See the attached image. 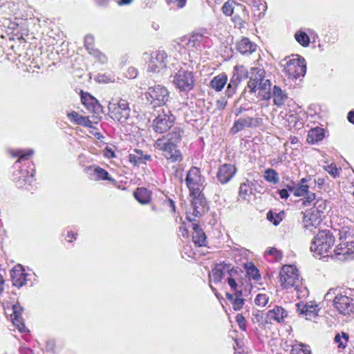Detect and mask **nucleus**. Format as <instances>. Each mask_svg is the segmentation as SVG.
I'll list each match as a JSON object with an SVG mask.
<instances>
[{
    "mask_svg": "<svg viewBox=\"0 0 354 354\" xmlns=\"http://www.w3.org/2000/svg\"><path fill=\"white\" fill-rule=\"evenodd\" d=\"M183 131L180 128L175 127L166 136L158 139L154 147L162 151L164 157L171 162H180L183 159L180 150L177 148Z\"/></svg>",
    "mask_w": 354,
    "mask_h": 354,
    "instance_id": "obj_1",
    "label": "nucleus"
},
{
    "mask_svg": "<svg viewBox=\"0 0 354 354\" xmlns=\"http://www.w3.org/2000/svg\"><path fill=\"white\" fill-rule=\"evenodd\" d=\"M279 283L283 289L293 288L297 292V297L302 299L308 294V290L302 287L297 269L292 265H285L279 272Z\"/></svg>",
    "mask_w": 354,
    "mask_h": 354,
    "instance_id": "obj_2",
    "label": "nucleus"
},
{
    "mask_svg": "<svg viewBox=\"0 0 354 354\" xmlns=\"http://www.w3.org/2000/svg\"><path fill=\"white\" fill-rule=\"evenodd\" d=\"M250 80L248 82V88L251 93H254L257 89L259 90L258 95L261 100H267L271 97L270 82L265 79L266 72L264 69L253 67L251 68Z\"/></svg>",
    "mask_w": 354,
    "mask_h": 354,
    "instance_id": "obj_3",
    "label": "nucleus"
},
{
    "mask_svg": "<svg viewBox=\"0 0 354 354\" xmlns=\"http://www.w3.org/2000/svg\"><path fill=\"white\" fill-rule=\"evenodd\" d=\"M335 239L332 232L328 230L319 232L310 245V251L317 255H322L330 252L334 245Z\"/></svg>",
    "mask_w": 354,
    "mask_h": 354,
    "instance_id": "obj_4",
    "label": "nucleus"
},
{
    "mask_svg": "<svg viewBox=\"0 0 354 354\" xmlns=\"http://www.w3.org/2000/svg\"><path fill=\"white\" fill-rule=\"evenodd\" d=\"M172 77V83L175 87L181 92H189L192 91L195 85V78L192 72L184 69H180Z\"/></svg>",
    "mask_w": 354,
    "mask_h": 354,
    "instance_id": "obj_5",
    "label": "nucleus"
},
{
    "mask_svg": "<svg viewBox=\"0 0 354 354\" xmlns=\"http://www.w3.org/2000/svg\"><path fill=\"white\" fill-rule=\"evenodd\" d=\"M110 117L121 124L127 123L130 116V109L127 100L120 99L117 102H110L109 105Z\"/></svg>",
    "mask_w": 354,
    "mask_h": 354,
    "instance_id": "obj_6",
    "label": "nucleus"
},
{
    "mask_svg": "<svg viewBox=\"0 0 354 354\" xmlns=\"http://www.w3.org/2000/svg\"><path fill=\"white\" fill-rule=\"evenodd\" d=\"M146 97L153 106H160L165 105L168 101L169 93L166 87L156 85L148 88Z\"/></svg>",
    "mask_w": 354,
    "mask_h": 354,
    "instance_id": "obj_7",
    "label": "nucleus"
},
{
    "mask_svg": "<svg viewBox=\"0 0 354 354\" xmlns=\"http://www.w3.org/2000/svg\"><path fill=\"white\" fill-rule=\"evenodd\" d=\"M296 58L288 60L284 66V71L292 78L297 79L304 77L306 72V64L304 58L296 55Z\"/></svg>",
    "mask_w": 354,
    "mask_h": 354,
    "instance_id": "obj_8",
    "label": "nucleus"
},
{
    "mask_svg": "<svg viewBox=\"0 0 354 354\" xmlns=\"http://www.w3.org/2000/svg\"><path fill=\"white\" fill-rule=\"evenodd\" d=\"M333 306L339 314L348 317H354V299L337 293L333 299Z\"/></svg>",
    "mask_w": 354,
    "mask_h": 354,
    "instance_id": "obj_9",
    "label": "nucleus"
},
{
    "mask_svg": "<svg viewBox=\"0 0 354 354\" xmlns=\"http://www.w3.org/2000/svg\"><path fill=\"white\" fill-rule=\"evenodd\" d=\"M192 198L191 206L192 212L187 214V219L189 222H196V218L200 217L206 211V200L204 195L199 192L198 194H190Z\"/></svg>",
    "mask_w": 354,
    "mask_h": 354,
    "instance_id": "obj_10",
    "label": "nucleus"
},
{
    "mask_svg": "<svg viewBox=\"0 0 354 354\" xmlns=\"http://www.w3.org/2000/svg\"><path fill=\"white\" fill-rule=\"evenodd\" d=\"M354 253V244L351 241H347L346 238L342 241L335 248L334 250L330 252V254L333 258H335L340 261H344L351 258Z\"/></svg>",
    "mask_w": 354,
    "mask_h": 354,
    "instance_id": "obj_11",
    "label": "nucleus"
},
{
    "mask_svg": "<svg viewBox=\"0 0 354 354\" xmlns=\"http://www.w3.org/2000/svg\"><path fill=\"white\" fill-rule=\"evenodd\" d=\"M185 181L190 194H198L201 192V187L203 180L198 168L192 167L187 174Z\"/></svg>",
    "mask_w": 354,
    "mask_h": 354,
    "instance_id": "obj_12",
    "label": "nucleus"
},
{
    "mask_svg": "<svg viewBox=\"0 0 354 354\" xmlns=\"http://www.w3.org/2000/svg\"><path fill=\"white\" fill-rule=\"evenodd\" d=\"M262 124L263 119L259 117L241 118L234 122L231 132L236 133L245 128H257Z\"/></svg>",
    "mask_w": 354,
    "mask_h": 354,
    "instance_id": "obj_13",
    "label": "nucleus"
},
{
    "mask_svg": "<svg viewBox=\"0 0 354 354\" xmlns=\"http://www.w3.org/2000/svg\"><path fill=\"white\" fill-rule=\"evenodd\" d=\"M167 57L166 53L162 50L153 52L148 62V71L153 73L160 72L166 67Z\"/></svg>",
    "mask_w": 354,
    "mask_h": 354,
    "instance_id": "obj_14",
    "label": "nucleus"
},
{
    "mask_svg": "<svg viewBox=\"0 0 354 354\" xmlns=\"http://www.w3.org/2000/svg\"><path fill=\"white\" fill-rule=\"evenodd\" d=\"M174 121V116L173 115L165 113L160 114L153 120V129L157 133H162L171 128Z\"/></svg>",
    "mask_w": 354,
    "mask_h": 354,
    "instance_id": "obj_15",
    "label": "nucleus"
},
{
    "mask_svg": "<svg viewBox=\"0 0 354 354\" xmlns=\"http://www.w3.org/2000/svg\"><path fill=\"white\" fill-rule=\"evenodd\" d=\"M297 310L300 315L305 317L306 319L311 320L318 315L320 308L314 301L306 302H299L297 304Z\"/></svg>",
    "mask_w": 354,
    "mask_h": 354,
    "instance_id": "obj_16",
    "label": "nucleus"
},
{
    "mask_svg": "<svg viewBox=\"0 0 354 354\" xmlns=\"http://www.w3.org/2000/svg\"><path fill=\"white\" fill-rule=\"evenodd\" d=\"M288 317V312L283 307L274 306L271 310H269L266 316V322L272 324L277 322L281 324L284 322L285 318Z\"/></svg>",
    "mask_w": 354,
    "mask_h": 354,
    "instance_id": "obj_17",
    "label": "nucleus"
},
{
    "mask_svg": "<svg viewBox=\"0 0 354 354\" xmlns=\"http://www.w3.org/2000/svg\"><path fill=\"white\" fill-rule=\"evenodd\" d=\"M227 282L230 286L231 290L234 294L237 295H243V283L240 277L239 272L237 270L232 268L229 271V274L227 277Z\"/></svg>",
    "mask_w": 354,
    "mask_h": 354,
    "instance_id": "obj_18",
    "label": "nucleus"
},
{
    "mask_svg": "<svg viewBox=\"0 0 354 354\" xmlns=\"http://www.w3.org/2000/svg\"><path fill=\"white\" fill-rule=\"evenodd\" d=\"M12 285L17 288L22 287L26 284L28 274L20 264L15 266L10 272Z\"/></svg>",
    "mask_w": 354,
    "mask_h": 354,
    "instance_id": "obj_19",
    "label": "nucleus"
},
{
    "mask_svg": "<svg viewBox=\"0 0 354 354\" xmlns=\"http://www.w3.org/2000/svg\"><path fill=\"white\" fill-rule=\"evenodd\" d=\"M236 169L234 165L223 164L219 167L217 171V179L221 184L228 183L236 174Z\"/></svg>",
    "mask_w": 354,
    "mask_h": 354,
    "instance_id": "obj_20",
    "label": "nucleus"
},
{
    "mask_svg": "<svg viewBox=\"0 0 354 354\" xmlns=\"http://www.w3.org/2000/svg\"><path fill=\"white\" fill-rule=\"evenodd\" d=\"M231 270L232 268H230V266L225 263L216 265L209 274L210 281H213L214 283L220 282L223 276L225 274L228 276L229 271Z\"/></svg>",
    "mask_w": 354,
    "mask_h": 354,
    "instance_id": "obj_21",
    "label": "nucleus"
},
{
    "mask_svg": "<svg viewBox=\"0 0 354 354\" xmlns=\"http://www.w3.org/2000/svg\"><path fill=\"white\" fill-rule=\"evenodd\" d=\"M84 46L88 52L93 55L97 59L101 62L104 63L106 61V57L97 49L94 48V37L92 35H86L84 38Z\"/></svg>",
    "mask_w": 354,
    "mask_h": 354,
    "instance_id": "obj_22",
    "label": "nucleus"
},
{
    "mask_svg": "<svg viewBox=\"0 0 354 354\" xmlns=\"http://www.w3.org/2000/svg\"><path fill=\"white\" fill-rule=\"evenodd\" d=\"M129 162L134 166H139L142 164H146L147 162L151 160V156L149 154L144 153L140 149H134L132 153L129 154Z\"/></svg>",
    "mask_w": 354,
    "mask_h": 354,
    "instance_id": "obj_23",
    "label": "nucleus"
},
{
    "mask_svg": "<svg viewBox=\"0 0 354 354\" xmlns=\"http://www.w3.org/2000/svg\"><path fill=\"white\" fill-rule=\"evenodd\" d=\"M13 313L11 315L12 323L17 326L20 332L26 331V327L24 323L23 318L21 317V313L23 308L19 304H15L12 306Z\"/></svg>",
    "mask_w": 354,
    "mask_h": 354,
    "instance_id": "obj_24",
    "label": "nucleus"
},
{
    "mask_svg": "<svg viewBox=\"0 0 354 354\" xmlns=\"http://www.w3.org/2000/svg\"><path fill=\"white\" fill-rule=\"evenodd\" d=\"M89 174V178L93 180H110L109 173L100 167L90 166L85 169Z\"/></svg>",
    "mask_w": 354,
    "mask_h": 354,
    "instance_id": "obj_25",
    "label": "nucleus"
},
{
    "mask_svg": "<svg viewBox=\"0 0 354 354\" xmlns=\"http://www.w3.org/2000/svg\"><path fill=\"white\" fill-rule=\"evenodd\" d=\"M193 229L192 240L197 246H205L207 243L206 235L203 230L196 222H192Z\"/></svg>",
    "mask_w": 354,
    "mask_h": 354,
    "instance_id": "obj_26",
    "label": "nucleus"
},
{
    "mask_svg": "<svg viewBox=\"0 0 354 354\" xmlns=\"http://www.w3.org/2000/svg\"><path fill=\"white\" fill-rule=\"evenodd\" d=\"M257 45L244 37L236 44L237 50L243 55H250L256 50Z\"/></svg>",
    "mask_w": 354,
    "mask_h": 354,
    "instance_id": "obj_27",
    "label": "nucleus"
},
{
    "mask_svg": "<svg viewBox=\"0 0 354 354\" xmlns=\"http://www.w3.org/2000/svg\"><path fill=\"white\" fill-rule=\"evenodd\" d=\"M273 102L277 106L283 105L288 99V95L279 86H274L272 91Z\"/></svg>",
    "mask_w": 354,
    "mask_h": 354,
    "instance_id": "obj_28",
    "label": "nucleus"
},
{
    "mask_svg": "<svg viewBox=\"0 0 354 354\" xmlns=\"http://www.w3.org/2000/svg\"><path fill=\"white\" fill-rule=\"evenodd\" d=\"M324 129L319 127L311 129L308 133L306 140L308 143L315 144L323 140Z\"/></svg>",
    "mask_w": 354,
    "mask_h": 354,
    "instance_id": "obj_29",
    "label": "nucleus"
},
{
    "mask_svg": "<svg viewBox=\"0 0 354 354\" xmlns=\"http://www.w3.org/2000/svg\"><path fill=\"white\" fill-rule=\"evenodd\" d=\"M246 3L252 6L254 15L259 17L264 15L267 10V5L263 0H248Z\"/></svg>",
    "mask_w": 354,
    "mask_h": 354,
    "instance_id": "obj_30",
    "label": "nucleus"
},
{
    "mask_svg": "<svg viewBox=\"0 0 354 354\" xmlns=\"http://www.w3.org/2000/svg\"><path fill=\"white\" fill-rule=\"evenodd\" d=\"M322 215H318L317 214H315L313 212H309L305 214L304 216V226L306 228H310V227H315L316 225H319L322 221Z\"/></svg>",
    "mask_w": 354,
    "mask_h": 354,
    "instance_id": "obj_31",
    "label": "nucleus"
},
{
    "mask_svg": "<svg viewBox=\"0 0 354 354\" xmlns=\"http://www.w3.org/2000/svg\"><path fill=\"white\" fill-rule=\"evenodd\" d=\"M136 199L141 204H147L151 200V192L145 187L136 189L133 193Z\"/></svg>",
    "mask_w": 354,
    "mask_h": 354,
    "instance_id": "obj_32",
    "label": "nucleus"
},
{
    "mask_svg": "<svg viewBox=\"0 0 354 354\" xmlns=\"http://www.w3.org/2000/svg\"><path fill=\"white\" fill-rule=\"evenodd\" d=\"M248 77V71L243 65H236L234 67L232 79L241 82Z\"/></svg>",
    "mask_w": 354,
    "mask_h": 354,
    "instance_id": "obj_33",
    "label": "nucleus"
},
{
    "mask_svg": "<svg viewBox=\"0 0 354 354\" xmlns=\"http://www.w3.org/2000/svg\"><path fill=\"white\" fill-rule=\"evenodd\" d=\"M241 297L242 295L226 293V298L231 302L234 310H240L243 308L245 300Z\"/></svg>",
    "mask_w": 354,
    "mask_h": 354,
    "instance_id": "obj_34",
    "label": "nucleus"
},
{
    "mask_svg": "<svg viewBox=\"0 0 354 354\" xmlns=\"http://www.w3.org/2000/svg\"><path fill=\"white\" fill-rule=\"evenodd\" d=\"M227 78L225 75H218L214 77L211 82V86L216 91H221L227 82Z\"/></svg>",
    "mask_w": 354,
    "mask_h": 354,
    "instance_id": "obj_35",
    "label": "nucleus"
},
{
    "mask_svg": "<svg viewBox=\"0 0 354 354\" xmlns=\"http://www.w3.org/2000/svg\"><path fill=\"white\" fill-rule=\"evenodd\" d=\"M68 117L77 124L88 127L91 126V122L86 117L80 115L75 111L68 113Z\"/></svg>",
    "mask_w": 354,
    "mask_h": 354,
    "instance_id": "obj_36",
    "label": "nucleus"
},
{
    "mask_svg": "<svg viewBox=\"0 0 354 354\" xmlns=\"http://www.w3.org/2000/svg\"><path fill=\"white\" fill-rule=\"evenodd\" d=\"M308 180L305 178L300 180L296 185L294 195L295 196H304L309 189V186L306 184Z\"/></svg>",
    "mask_w": 354,
    "mask_h": 354,
    "instance_id": "obj_37",
    "label": "nucleus"
},
{
    "mask_svg": "<svg viewBox=\"0 0 354 354\" xmlns=\"http://www.w3.org/2000/svg\"><path fill=\"white\" fill-rule=\"evenodd\" d=\"M206 38L203 36V35L201 33H194L192 34L188 40V44L192 47H197L201 43L204 42Z\"/></svg>",
    "mask_w": 354,
    "mask_h": 354,
    "instance_id": "obj_38",
    "label": "nucleus"
},
{
    "mask_svg": "<svg viewBox=\"0 0 354 354\" xmlns=\"http://www.w3.org/2000/svg\"><path fill=\"white\" fill-rule=\"evenodd\" d=\"M327 201L323 198H317L314 203V211L317 212L318 215L323 214L327 209Z\"/></svg>",
    "mask_w": 354,
    "mask_h": 354,
    "instance_id": "obj_39",
    "label": "nucleus"
},
{
    "mask_svg": "<svg viewBox=\"0 0 354 354\" xmlns=\"http://www.w3.org/2000/svg\"><path fill=\"white\" fill-rule=\"evenodd\" d=\"M264 178L266 181L276 184L279 178L277 172L273 169H268L265 171Z\"/></svg>",
    "mask_w": 354,
    "mask_h": 354,
    "instance_id": "obj_40",
    "label": "nucleus"
},
{
    "mask_svg": "<svg viewBox=\"0 0 354 354\" xmlns=\"http://www.w3.org/2000/svg\"><path fill=\"white\" fill-rule=\"evenodd\" d=\"M290 354H311V351L308 346L299 344L292 346Z\"/></svg>",
    "mask_w": 354,
    "mask_h": 354,
    "instance_id": "obj_41",
    "label": "nucleus"
},
{
    "mask_svg": "<svg viewBox=\"0 0 354 354\" xmlns=\"http://www.w3.org/2000/svg\"><path fill=\"white\" fill-rule=\"evenodd\" d=\"M295 38L300 45L304 47L308 46L310 44V38L305 32H297L295 35Z\"/></svg>",
    "mask_w": 354,
    "mask_h": 354,
    "instance_id": "obj_42",
    "label": "nucleus"
},
{
    "mask_svg": "<svg viewBox=\"0 0 354 354\" xmlns=\"http://www.w3.org/2000/svg\"><path fill=\"white\" fill-rule=\"evenodd\" d=\"M236 2L233 0L227 1L222 7V12L226 16H231L234 12Z\"/></svg>",
    "mask_w": 354,
    "mask_h": 354,
    "instance_id": "obj_43",
    "label": "nucleus"
},
{
    "mask_svg": "<svg viewBox=\"0 0 354 354\" xmlns=\"http://www.w3.org/2000/svg\"><path fill=\"white\" fill-rule=\"evenodd\" d=\"M348 339L347 333L342 332V335L337 334L335 337V342L338 344L339 348H345Z\"/></svg>",
    "mask_w": 354,
    "mask_h": 354,
    "instance_id": "obj_44",
    "label": "nucleus"
},
{
    "mask_svg": "<svg viewBox=\"0 0 354 354\" xmlns=\"http://www.w3.org/2000/svg\"><path fill=\"white\" fill-rule=\"evenodd\" d=\"M283 212L279 214L273 213L272 211H269L267 214V219L272 222L274 225H277L282 221L281 215Z\"/></svg>",
    "mask_w": 354,
    "mask_h": 354,
    "instance_id": "obj_45",
    "label": "nucleus"
},
{
    "mask_svg": "<svg viewBox=\"0 0 354 354\" xmlns=\"http://www.w3.org/2000/svg\"><path fill=\"white\" fill-rule=\"evenodd\" d=\"M269 301V297L266 294L259 293L255 299L254 303L257 306L260 307H265Z\"/></svg>",
    "mask_w": 354,
    "mask_h": 354,
    "instance_id": "obj_46",
    "label": "nucleus"
},
{
    "mask_svg": "<svg viewBox=\"0 0 354 354\" xmlns=\"http://www.w3.org/2000/svg\"><path fill=\"white\" fill-rule=\"evenodd\" d=\"M240 82H237L236 80L231 78L230 83L228 84L227 86L226 93L228 97L232 96L236 91L237 86Z\"/></svg>",
    "mask_w": 354,
    "mask_h": 354,
    "instance_id": "obj_47",
    "label": "nucleus"
},
{
    "mask_svg": "<svg viewBox=\"0 0 354 354\" xmlns=\"http://www.w3.org/2000/svg\"><path fill=\"white\" fill-rule=\"evenodd\" d=\"M240 82H237L236 80L231 78L230 83L228 84L227 86L226 93L228 97L232 96L236 91L237 86Z\"/></svg>",
    "mask_w": 354,
    "mask_h": 354,
    "instance_id": "obj_48",
    "label": "nucleus"
},
{
    "mask_svg": "<svg viewBox=\"0 0 354 354\" xmlns=\"http://www.w3.org/2000/svg\"><path fill=\"white\" fill-rule=\"evenodd\" d=\"M304 197V198L303 199L302 203L304 205H306V206L308 205H310L316 198L315 194L310 192L309 189L307 191V193L305 194Z\"/></svg>",
    "mask_w": 354,
    "mask_h": 354,
    "instance_id": "obj_49",
    "label": "nucleus"
},
{
    "mask_svg": "<svg viewBox=\"0 0 354 354\" xmlns=\"http://www.w3.org/2000/svg\"><path fill=\"white\" fill-rule=\"evenodd\" d=\"M325 170L334 178H336L339 175V169L335 164H330L326 166Z\"/></svg>",
    "mask_w": 354,
    "mask_h": 354,
    "instance_id": "obj_50",
    "label": "nucleus"
},
{
    "mask_svg": "<svg viewBox=\"0 0 354 354\" xmlns=\"http://www.w3.org/2000/svg\"><path fill=\"white\" fill-rule=\"evenodd\" d=\"M248 274H249L250 277L254 280L257 281L260 279L259 270L253 266L248 269Z\"/></svg>",
    "mask_w": 354,
    "mask_h": 354,
    "instance_id": "obj_51",
    "label": "nucleus"
},
{
    "mask_svg": "<svg viewBox=\"0 0 354 354\" xmlns=\"http://www.w3.org/2000/svg\"><path fill=\"white\" fill-rule=\"evenodd\" d=\"M33 150L29 149L27 153H23L21 150L17 151L16 156H19V159L17 162H20L22 160L28 159L30 156L33 154Z\"/></svg>",
    "mask_w": 354,
    "mask_h": 354,
    "instance_id": "obj_52",
    "label": "nucleus"
},
{
    "mask_svg": "<svg viewBox=\"0 0 354 354\" xmlns=\"http://www.w3.org/2000/svg\"><path fill=\"white\" fill-rule=\"evenodd\" d=\"M266 254L274 256L277 261H279L282 258V253L274 248H270L266 250Z\"/></svg>",
    "mask_w": 354,
    "mask_h": 354,
    "instance_id": "obj_53",
    "label": "nucleus"
},
{
    "mask_svg": "<svg viewBox=\"0 0 354 354\" xmlns=\"http://www.w3.org/2000/svg\"><path fill=\"white\" fill-rule=\"evenodd\" d=\"M249 186L248 184L242 183L239 187V194L243 198L245 199L246 196H248Z\"/></svg>",
    "mask_w": 354,
    "mask_h": 354,
    "instance_id": "obj_54",
    "label": "nucleus"
},
{
    "mask_svg": "<svg viewBox=\"0 0 354 354\" xmlns=\"http://www.w3.org/2000/svg\"><path fill=\"white\" fill-rule=\"evenodd\" d=\"M236 321L239 328L242 330H246L245 319V317L242 315H241V314L237 315L236 316Z\"/></svg>",
    "mask_w": 354,
    "mask_h": 354,
    "instance_id": "obj_55",
    "label": "nucleus"
},
{
    "mask_svg": "<svg viewBox=\"0 0 354 354\" xmlns=\"http://www.w3.org/2000/svg\"><path fill=\"white\" fill-rule=\"evenodd\" d=\"M82 100L83 104L86 106L93 105L94 102H96L95 98H93L91 95H87L86 96H82Z\"/></svg>",
    "mask_w": 354,
    "mask_h": 354,
    "instance_id": "obj_56",
    "label": "nucleus"
},
{
    "mask_svg": "<svg viewBox=\"0 0 354 354\" xmlns=\"http://www.w3.org/2000/svg\"><path fill=\"white\" fill-rule=\"evenodd\" d=\"M336 291H337V288H330L328 292L325 295V299L326 300H328V301H330V300H333V295H335V297L337 295L336 293Z\"/></svg>",
    "mask_w": 354,
    "mask_h": 354,
    "instance_id": "obj_57",
    "label": "nucleus"
},
{
    "mask_svg": "<svg viewBox=\"0 0 354 354\" xmlns=\"http://www.w3.org/2000/svg\"><path fill=\"white\" fill-rule=\"evenodd\" d=\"M252 319L254 323H260L263 321V314L260 312L253 313Z\"/></svg>",
    "mask_w": 354,
    "mask_h": 354,
    "instance_id": "obj_58",
    "label": "nucleus"
},
{
    "mask_svg": "<svg viewBox=\"0 0 354 354\" xmlns=\"http://www.w3.org/2000/svg\"><path fill=\"white\" fill-rule=\"evenodd\" d=\"M104 155L108 158H111L115 157V152L112 149L106 147L104 149Z\"/></svg>",
    "mask_w": 354,
    "mask_h": 354,
    "instance_id": "obj_59",
    "label": "nucleus"
},
{
    "mask_svg": "<svg viewBox=\"0 0 354 354\" xmlns=\"http://www.w3.org/2000/svg\"><path fill=\"white\" fill-rule=\"evenodd\" d=\"M138 71L135 68H129L127 71V76L129 78H135L137 76Z\"/></svg>",
    "mask_w": 354,
    "mask_h": 354,
    "instance_id": "obj_60",
    "label": "nucleus"
},
{
    "mask_svg": "<svg viewBox=\"0 0 354 354\" xmlns=\"http://www.w3.org/2000/svg\"><path fill=\"white\" fill-rule=\"evenodd\" d=\"M280 197L283 199H286L289 196L288 190L286 189H282L279 190Z\"/></svg>",
    "mask_w": 354,
    "mask_h": 354,
    "instance_id": "obj_61",
    "label": "nucleus"
},
{
    "mask_svg": "<svg viewBox=\"0 0 354 354\" xmlns=\"http://www.w3.org/2000/svg\"><path fill=\"white\" fill-rule=\"evenodd\" d=\"M227 105V101L225 99H221L217 101V106L220 109H223Z\"/></svg>",
    "mask_w": 354,
    "mask_h": 354,
    "instance_id": "obj_62",
    "label": "nucleus"
},
{
    "mask_svg": "<svg viewBox=\"0 0 354 354\" xmlns=\"http://www.w3.org/2000/svg\"><path fill=\"white\" fill-rule=\"evenodd\" d=\"M347 118L351 123L354 124V110L348 112Z\"/></svg>",
    "mask_w": 354,
    "mask_h": 354,
    "instance_id": "obj_63",
    "label": "nucleus"
},
{
    "mask_svg": "<svg viewBox=\"0 0 354 354\" xmlns=\"http://www.w3.org/2000/svg\"><path fill=\"white\" fill-rule=\"evenodd\" d=\"M180 232H181V234L183 236H187L188 235V231L184 226V224L183 223L182 225L180 227Z\"/></svg>",
    "mask_w": 354,
    "mask_h": 354,
    "instance_id": "obj_64",
    "label": "nucleus"
}]
</instances>
